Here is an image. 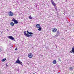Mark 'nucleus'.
I'll return each instance as SVG.
<instances>
[{"mask_svg": "<svg viewBox=\"0 0 74 74\" xmlns=\"http://www.w3.org/2000/svg\"><path fill=\"white\" fill-rule=\"evenodd\" d=\"M27 32L28 34H26V32L25 31L24 32V34L25 36L26 37H30V36H31V37H32L33 36L32 34H33V33H32L31 32H29V31H28V30L27 31Z\"/></svg>", "mask_w": 74, "mask_h": 74, "instance_id": "f257e3e1", "label": "nucleus"}, {"mask_svg": "<svg viewBox=\"0 0 74 74\" xmlns=\"http://www.w3.org/2000/svg\"><path fill=\"white\" fill-rule=\"evenodd\" d=\"M15 63H18V64H21V65L22 66V62H21L18 59H17V60L16 61Z\"/></svg>", "mask_w": 74, "mask_h": 74, "instance_id": "f03ea898", "label": "nucleus"}, {"mask_svg": "<svg viewBox=\"0 0 74 74\" xmlns=\"http://www.w3.org/2000/svg\"><path fill=\"white\" fill-rule=\"evenodd\" d=\"M12 21L13 22H14V24H17V23H18V21L14 18H13L12 19Z\"/></svg>", "mask_w": 74, "mask_h": 74, "instance_id": "7ed1b4c3", "label": "nucleus"}, {"mask_svg": "<svg viewBox=\"0 0 74 74\" xmlns=\"http://www.w3.org/2000/svg\"><path fill=\"white\" fill-rule=\"evenodd\" d=\"M8 14L9 16H13V15H14V13H13L11 11L9 12H8Z\"/></svg>", "mask_w": 74, "mask_h": 74, "instance_id": "20e7f679", "label": "nucleus"}, {"mask_svg": "<svg viewBox=\"0 0 74 74\" xmlns=\"http://www.w3.org/2000/svg\"><path fill=\"white\" fill-rule=\"evenodd\" d=\"M8 38H9V39H10V40H15V38H14V37H12V36H8Z\"/></svg>", "mask_w": 74, "mask_h": 74, "instance_id": "39448f33", "label": "nucleus"}, {"mask_svg": "<svg viewBox=\"0 0 74 74\" xmlns=\"http://www.w3.org/2000/svg\"><path fill=\"white\" fill-rule=\"evenodd\" d=\"M52 31L53 32H54V33H55V32H56V31H57V29H56V28H53L52 29Z\"/></svg>", "mask_w": 74, "mask_h": 74, "instance_id": "423d86ee", "label": "nucleus"}, {"mask_svg": "<svg viewBox=\"0 0 74 74\" xmlns=\"http://www.w3.org/2000/svg\"><path fill=\"white\" fill-rule=\"evenodd\" d=\"M70 52L72 53H74V46L72 47V50H71Z\"/></svg>", "mask_w": 74, "mask_h": 74, "instance_id": "0eeeda50", "label": "nucleus"}, {"mask_svg": "<svg viewBox=\"0 0 74 74\" xmlns=\"http://www.w3.org/2000/svg\"><path fill=\"white\" fill-rule=\"evenodd\" d=\"M50 0L51 1V4H53V5L54 6H55V5H56V4L55 3H54V2L52 0Z\"/></svg>", "mask_w": 74, "mask_h": 74, "instance_id": "6e6552de", "label": "nucleus"}, {"mask_svg": "<svg viewBox=\"0 0 74 74\" xmlns=\"http://www.w3.org/2000/svg\"><path fill=\"white\" fill-rule=\"evenodd\" d=\"M28 57L29 58H32L33 57V54L32 53L28 54Z\"/></svg>", "mask_w": 74, "mask_h": 74, "instance_id": "1a4fd4ad", "label": "nucleus"}, {"mask_svg": "<svg viewBox=\"0 0 74 74\" xmlns=\"http://www.w3.org/2000/svg\"><path fill=\"white\" fill-rule=\"evenodd\" d=\"M36 26L37 28H39V27H40V25L39 24H38L36 25Z\"/></svg>", "mask_w": 74, "mask_h": 74, "instance_id": "9d476101", "label": "nucleus"}, {"mask_svg": "<svg viewBox=\"0 0 74 74\" xmlns=\"http://www.w3.org/2000/svg\"><path fill=\"white\" fill-rule=\"evenodd\" d=\"M60 34V32H59V31L58 30L57 32V33L56 35L57 36H59Z\"/></svg>", "mask_w": 74, "mask_h": 74, "instance_id": "9b49d317", "label": "nucleus"}, {"mask_svg": "<svg viewBox=\"0 0 74 74\" xmlns=\"http://www.w3.org/2000/svg\"><path fill=\"white\" fill-rule=\"evenodd\" d=\"M7 60V59L6 58H4L3 59H2L1 60V61L2 62H4L5 61Z\"/></svg>", "mask_w": 74, "mask_h": 74, "instance_id": "f8f14e48", "label": "nucleus"}, {"mask_svg": "<svg viewBox=\"0 0 74 74\" xmlns=\"http://www.w3.org/2000/svg\"><path fill=\"white\" fill-rule=\"evenodd\" d=\"M10 25L12 26H14V23H13V22H11L10 23Z\"/></svg>", "mask_w": 74, "mask_h": 74, "instance_id": "ddd939ff", "label": "nucleus"}, {"mask_svg": "<svg viewBox=\"0 0 74 74\" xmlns=\"http://www.w3.org/2000/svg\"><path fill=\"white\" fill-rule=\"evenodd\" d=\"M53 64H56V61L54 60L53 61Z\"/></svg>", "mask_w": 74, "mask_h": 74, "instance_id": "4468645a", "label": "nucleus"}, {"mask_svg": "<svg viewBox=\"0 0 74 74\" xmlns=\"http://www.w3.org/2000/svg\"><path fill=\"white\" fill-rule=\"evenodd\" d=\"M38 28V30H39V31H41V27H39V28Z\"/></svg>", "mask_w": 74, "mask_h": 74, "instance_id": "2eb2a0df", "label": "nucleus"}, {"mask_svg": "<svg viewBox=\"0 0 74 74\" xmlns=\"http://www.w3.org/2000/svg\"><path fill=\"white\" fill-rule=\"evenodd\" d=\"M58 36L57 35H56L55 36H53V38H56V37H58Z\"/></svg>", "mask_w": 74, "mask_h": 74, "instance_id": "dca6fc26", "label": "nucleus"}, {"mask_svg": "<svg viewBox=\"0 0 74 74\" xmlns=\"http://www.w3.org/2000/svg\"><path fill=\"white\" fill-rule=\"evenodd\" d=\"M69 70H70V71H71V70H73V68L72 67H70Z\"/></svg>", "mask_w": 74, "mask_h": 74, "instance_id": "f3484780", "label": "nucleus"}, {"mask_svg": "<svg viewBox=\"0 0 74 74\" xmlns=\"http://www.w3.org/2000/svg\"><path fill=\"white\" fill-rule=\"evenodd\" d=\"M29 18L30 19H32V16H29Z\"/></svg>", "mask_w": 74, "mask_h": 74, "instance_id": "a211bd4d", "label": "nucleus"}, {"mask_svg": "<svg viewBox=\"0 0 74 74\" xmlns=\"http://www.w3.org/2000/svg\"><path fill=\"white\" fill-rule=\"evenodd\" d=\"M17 49H17V48H16L15 49V51H17Z\"/></svg>", "mask_w": 74, "mask_h": 74, "instance_id": "6ab92c4d", "label": "nucleus"}, {"mask_svg": "<svg viewBox=\"0 0 74 74\" xmlns=\"http://www.w3.org/2000/svg\"><path fill=\"white\" fill-rule=\"evenodd\" d=\"M1 48H0V52H1Z\"/></svg>", "mask_w": 74, "mask_h": 74, "instance_id": "aec40b11", "label": "nucleus"}, {"mask_svg": "<svg viewBox=\"0 0 74 74\" xmlns=\"http://www.w3.org/2000/svg\"><path fill=\"white\" fill-rule=\"evenodd\" d=\"M58 60L59 61H61V60H60V58H59Z\"/></svg>", "mask_w": 74, "mask_h": 74, "instance_id": "412c9836", "label": "nucleus"}, {"mask_svg": "<svg viewBox=\"0 0 74 74\" xmlns=\"http://www.w3.org/2000/svg\"><path fill=\"white\" fill-rule=\"evenodd\" d=\"M6 66H8V65H7V64H6Z\"/></svg>", "mask_w": 74, "mask_h": 74, "instance_id": "4be33fe9", "label": "nucleus"}, {"mask_svg": "<svg viewBox=\"0 0 74 74\" xmlns=\"http://www.w3.org/2000/svg\"><path fill=\"white\" fill-rule=\"evenodd\" d=\"M7 31H9V30H8V29H7Z\"/></svg>", "mask_w": 74, "mask_h": 74, "instance_id": "5701e85b", "label": "nucleus"}]
</instances>
